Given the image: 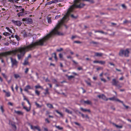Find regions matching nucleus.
I'll use <instances>...</instances> for the list:
<instances>
[{"mask_svg":"<svg viewBox=\"0 0 131 131\" xmlns=\"http://www.w3.org/2000/svg\"><path fill=\"white\" fill-rule=\"evenodd\" d=\"M103 95V94L98 95L97 96V97L100 99H102Z\"/></svg>","mask_w":131,"mask_h":131,"instance_id":"obj_36","label":"nucleus"},{"mask_svg":"<svg viewBox=\"0 0 131 131\" xmlns=\"http://www.w3.org/2000/svg\"><path fill=\"white\" fill-rule=\"evenodd\" d=\"M10 124L12 125V126L13 127V128H14V129H16V127L15 126V124L14 123L13 124H11V123H10Z\"/></svg>","mask_w":131,"mask_h":131,"instance_id":"obj_32","label":"nucleus"},{"mask_svg":"<svg viewBox=\"0 0 131 131\" xmlns=\"http://www.w3.org/2000/svg\"><path fill=\"white\" fill-rule=\"evenodd\" d=\"M93 62L94 63H99V60H94L93 61Z\"/></svg>","mask_w":131,"mask_h":131,"instance_id":"obj_37","label":"nucleus"},{"mask_svg":"<svg viewBox=\"0 0 131 131\" xmlns=\"http://www.w3.org/2000/svg\"><path fill=\"white\" fill-rule=\"evenodd\" d=\"M86 60H87V61L91 60V59L89 58H86Z\"/></svg>","mask_w":131,"mask_h":131,"instance_id":"obj_59","label":"nucleus"},{"mask_svg":"<svg viewBox=\"0 0 131 131\" xmlns=\"http://www.w3.org/2000/svg\"><path fill=\"white\" fill-rule=\"evenodd\" d=\"M29 69L28 68H27L25 69V73H27Z\"/></svg>","mask_w":131,"mask_h":131,"instance_id":"obj_44","label":"nucleus"},{"mask_svg":"<svg viewBox=\"0 0 131 131\" xmlns=\"http://www.w3.org/2000/svg\"><path fill=\"white\" fill-rule=\"evenodd\" d=\"M44 130L45 131H48V129L47 128H45Z\"/></svg>","mask_w":131,"mask_h":131,"instance_id":"obj_64","label":"nucleus"},{"mask_svg":"<svg viewBox=\"0 0 131 131\" xmlns=\"http://www.w3.org/2000/svg\"><path fill=\"white\" fill-rule=\"evenodd\" d=\"M28 63V61H25L24 63V65H27V64Z\"/></svg>","mask_w":131,"mask_h":131,"instance_id":"obj_42","label":"nucleus"},{"mask_svg":"<svg viewBox=\"0 0 131 131\" xmlns=\"http://www.w3.org/2000/svg\"><path fill=\"white\" fill-rule=\"evenodd\" d=\"M77 69L78 70H82V67H78V68Z\"/></svg>","mask_w":131,"mask_h":131,"instance_id":"obj_51","label":"nucleus"},{"mask_svg":"<svg viewBox=\"0 0 131 131\" xmlns=\"http://www.w3.org/2000/svg\"><path fill=\"white\" fill-rule=\"evenodd\" d=\"M130 53V49H126L125 50L122 49L120 50L119 52V55L120 56H123V55L126 57H128L129 56Z\"/></svg>","mask_w":131,"mask_h":131,"instance_id":"obj_3","label":"nucleus"},{"mask_svg":"<svg viewBox=\"0 0 131 131\" xmlns=\"http://www.w3.org/2000/svg\"><path fill=\"white\" fill-rule=\"evenodd\" d=\"M107 78L108 79V80H110V77H107Z\"/></svg>","mask_w":131,"mask_h":131,"instance_id":"obj_63","label":"nucleus"},{"mask_svg":"<svg viewBox=\"0 0 131 131\" xmlns=\"http://www.w3.org/2000/svg\"><path fill=\"white\" fill-rule=\"evenodd\" d=\"M101 81H103L104 83H105L107 82V80L105 78H101Z\"/></svg>","mask_w":131,"mask_h":131,"instance_id":"obj_24","label":"nucleus"},{"mask_svg":"<svg viewBox=\"0 0 131 131\" xmlns=\"http://www.w3.org/2000/svg\"><path fill=\"white\" fill-rule=\"evenodd\" d=\"M6 29H7L11 33L12 32V31L9 29L8 27H6Z\"/></svg>","mask_w":131,"mask_h":131,"instance_id":"obj_38","label":"nucleus"},{"mask_svg":"<svg viewBox=\"0 0 131 131\" xmlns=\"http://www.w3.org/2000/svg\"><path fill=\"white\" fill-rule=\"evenodd\" d=\"M8 104L9 105H11V106L13 105V104L10 102H9L8 103Z\"/></svg>","mask_w":131,"mask_h":131,"instance_id":"obj_56","label":"nucleus"},{"mask_svg":"<svg viewBox=\"0 0 131 131\" xmlns=\"http://www.w3.org/2000/svg\"><path fill=\"white\" fill-rule=\"evenodd\" d=\"M122 6L125 9L126 8V6L124 4L122 5Z\"/></svg>","mask_w":131,"mask_h":131,"instance_id":"obj_53","label":"nucleus"},{"mask_svg":"<svg viewBox=\"0 0 131 131\" xmlns=\"http://www.w3.org/2000/svg\"><path fill=\"white\" fill-rule=\"evenodd\" d=\"M31 89V88L30 86L29 85H28L24 89V90L25 91H27L29 89Z\"/></svg>","mask_w":131,"mask_h":131,"instance_id":"obj_14","label":"nucleus"},{"mask_svg":"<svg viewBox=\"0 0 131 131\" xmlns=\"http://www.w3.org/2000/svg\"><path fill=\"white\" fill-rule=\"evenodd\" d=\"M67 58H68V59H71V57L70 56H67Z\"/></svg>","mask_w":131,"mask_h":131,"instance_id":"obj_58","label":"nucleus"},{"mask_svg":"<svg viewBox=\"0 0 131 131\" xmlns=\"http://www.w3.org/2000/svg\"><path fill=\"white\" fill-rule=\"evenodd\" d=\"M18 86H17V85H16V87H15V89H16V90L17 91V90H18Z\"/></svg>","mask_w":131,"mask_h":131,"instance_id":"obj_61","label":"nucleus"},{"mask_svg":"<svg viewBox=\"0 0 131 131\" xmlns=\"http://www.w3.org/2000/svg\"><path fill=\"white\" fill-rule=\"evenodd\" d=\"M80 109L83 112H88L89 113H90L91 112L90 110L89 109H86L82 107H81Z\"/></svg>","mask_w":131,"mask_h":131,"instance_id":"obj_8","label":"nucleus"},{"mask_svg":"<svg viewBox=\"0 0 131 131\" xmlns=\"http://www.w3.org/2000/svg\"><path fill=\"white\" fill-rule=\"evenodd\" d=\"M3 91L6 93V95L7 97H9L10 96V94L9 92H6L5 90H3Z\"/></svg>","mask_w":131,"mask_h":131,"instance_id":"obj_23","label":"nucleus"},{"mask_svg":"<svg viewBox=\"0 0 131 131\" xmlns=\"http://www.w3.org/2000/svg\"><path fill=\"white\" fill-rule=\"evenodd\" d=\"M45 92L44 93V94L45 95L48 94H49V92H48V88H47L45 90Z\"/></svg>","mask_w":131,"mask_h":131,"instance_id":"obj_20","label":"nucleus"},{"mask_svg":"<svg viewBox=\"0 0 131 131\" xmlns=\"http://www.w3.org/2000/svg\"><path fill=\"white\" fill-rule=\"evenodd\" d=\"M3 35L5 36H8L9 35V34L8 32H5L3 34Z\"/></svg>","mask_w":131,"mask_h":131,"instance_id":"obj_35","label":"nucleus"},{"mask_svg":"<svg viewBox=\"0 0 131 131\" xmlns=\"http://www.w3.org/2000/svg\"><path fill=\"white\" fill-rule=\"evenodd\" d=\"M35 104L37 107H38L40 108L42 106L41 105H40L36 102L35 103Z\"/></svg>","mask_w":131,"mask_h":131,"instance_id":"obj_31","label":"nucleus"},{"mask_svg":"<svg viewBox=\"0 0 131 131\" xmlns=\"http://www.w3.org/2000/svg\"><path fill=\"white\" fill-rule=\"evenodd\" d=\"M122 103L123 104V105L126 109H128L130 108L128 106L125 105L123 103Z\"/></svg>","mask_w":131,"mask_h":131,"instance_id":"obj_28","label":"nucleus"},{"mask_svg":"<svg viewBox=\"0 0 131 131\" xmlns=\"http://www.w3.org/2000/svg\"><path fill=\"white\" fill-rule=\"evenodd\" d=\"M86 83L88 85L91 86V84L90 82H86Z\"/></svg>","mask_w":131,"mask_h":131,"instance_id":"obj_49","label":"nucleus"},{"mask_svg":"<svg viewBox=\"0 0 131 131\" xmlns=\"http://www.w3.org/2000/svg\"><path fill=\"white\" fill-rule=\"evenodd\" d=\"M36 94L38 95H39L40 94V92L37 90H36L35 91Z\"/></svg>","mask_w":131,"mask_h":131,"instance_id":"obj_33","label":"nucleus"},{"mask_svg":"<svg viewBox=\"0 0 131 131\" xmlns=\"http://www.w3.org/2000/svg\"><path fill=\"white\" fill-rule=\"evenodd\" d=\"M24 8H22L21 9L22 12H20L17 14V15L18 17H20L21 16H22L24 15Z\"/></svg>","mask_w":131,"mask_h":131,"instance_id":"obj_11","label":"nucleus"},{"mask_svg":"<svg viewBox=\"0 0 131 131\" xmlns=\"http://www.w3.org/2000/svg\"><path fill=\"white\" fill-rule=\"evenodd\" d=\"M2 74L4 78H6V75H5V74L4 73H2Z\"/></svg>","mask_w":131,"mask_h":131,"instance_id":"obj_48","label":"nucleus"},{"mask_svg":"<svg viewBox=\"0 0 131 131\" xmlns=\"http://www.w3.org/2000/svg\"><path fill=\"white\" fill-rule=\"evenodd\" d=\"M98 32H100V33H103V34H107V33H106L104 32L103 31H98Z\"/></svg>","mask_w":131,"mask_h":131,"instance_id":"obj_45","label":"nucleus"},{"mask_svg":"<svg viewBox=\"0 0 131 131\" xmlns=\"http://www.w3.org/2000/svg\"><path fill=\"white\" fill-rule=\"evenodd\" d=\"M84 102L86 104H91L92 102H91L89 100H87L86 101H84Z\"/></svg>","mask_w":131,"mask_h":131,"instance_id":"obj_19","label":"nucleus"},{"mask_svg":"<svg viewBox=\"0 0 131 131\" xmlns=\"http://www.w3.org/2000/svg\"><path fill=\"white\" fill-rule=\"evenodd\" d=\"M12 21L15 25L18 26H20L22 24L21 22L19 21H15L14 20H12Z\"/></svg>","mask_w":131,"mask_h":131,"instance_id":"obj_6","label":"nucleus"},{"mask_svg":"<svg viewBox=\"0 0 131 131\" xmlns=\"http://www.w3.org/2000/svg\"><path fill=\"white\" fill-rule=\"evenodd\" d=\"M30 127H31V129H32L34 130L36 129H37L39 131H40V129L39 127L38 126H34L31 125H30Z\"/></svg>","mask_w":131,"mask_h":131,"instance_id":"obj_10","label":"nucleus"},{"mask_svg":"<svg viewBox=\"0 0 131 131\" xmlns=\"http://www.w3.org/2000/svg\"><path fill=\"white\" fill-rule=\"evenodd\" d=\"M59 57L60 58H63V55L61 53L59 54Z\"/></svg>","mask_w":131,"mask_h":131,"instance_id":"obj_41","label":"nucleus"},{"mask_svg":"<svg viewBox=\"0 0 131 131\" xmlns=\"http://www.w3.org/2000/svg\"><path fill=\"white\" fill-rule=\"evenodd\" d=\"M105 63V61H99V63L101 64H104Z\"/></svg>","mask_w":131,"mask_h":131,"instance_id":"obj_26","label":"nucleus"},{"mask_svg":"<svg viewBox=\"0 0 131 131\" xmlns=\"http://www.w3.org/2000/svg\"><path fill=\"white\" fill-rule=\"evenodd\" d=\"M65 111L66 112L68 113H69L70 114H72V112L71 111H70L68 109H66L65 110Z\"/></svg>","mask_w":131,"mask_h":131,"instance_id":"obj_25","label":"nucleus"},{"mask_svg":"<svg viewBox=\"0 0 131 131\" xmlns=\"http://www.w3.org/2000/svg\"><path fill=\"white\" fill-rule=\"evenodd\" d=\"M56 127L59 130H62L63 128L62 127H60L59 126H56Z\"/></svg>","mask_w":131,"mask_h":131,"instance_id":"obj_30","label":"nucleus"},{"mask_svg":"<svg viewBox=\"0 0 131 131\" xmlns=\"http://www.w3.org/2000/svg\"><path fill=\"white\" fill-rule=\"evenodd\" d=\"M48 22L49 23H50L51 22V20L50 18H48Z\"/></svg>","mask_w":131,"mask_h":131,"instance_id":"obj_46","label":"nucleus"},{"mask_svg":"<svg viewBox=\"0 0 131 131\" xmlns=\"http://www.w3.org/2000/svg\"><path fill=\"white\" fill-rule=\"evenodd\" d=\"M118 83V81L117 80L115 79H112V84L113 85L115 86H117Z\"/></svg>","mask_w":131,"mask_h":131,"instance_id":"obj_7","label":"nucleus"},{"mask_svg":"<svg viewBox=\"0 0 131 131\" xmlns=\"http://www.w3.org/2000/svg\"><path fill=\"white\" fill-rule=\"evenodd\" d=\"M35 88L36 89H38V88H40L42 90L43 89V88L39 85H36L35 86Z\"/></svg>","mask_w":131,"mask_h":131,"instance_id":"obj_18","label":"nucleus"},{"mask_svg":"<svg viewBox=\"0 0 131 131\" xmlns=\"http://www.w3.org/2000/svg\"><path fill=\"white\" fill-rule=\"evenodd\" d=\"M79 113L80 114H81V116H82V117L83 118H84L85 117V115H84V114H82V113Z\"/></svg>","mask_w":131,"mask_h":131,"instance_id":"obj_50","label":"nucleus"},{"mask_svg":"<svg viewBox=\"0 0 131 131\" xmlns=\"http://www.w3.org/2000/svg\"><path fill=\"white\" fill-rule=\"evenodd\" d=\"M103 55V54L102 53H95V56L97 57H102Z\"/></svg>","mask_w":131,"mask_h":131,"instance_id":"obj_13","label":"nucleus"},{"mask_svg":"<svg viewBox=\"0 0 131 131\" xmlns=\"http://www.w3.org/2000/svg\"><path fill=\"white\" fill-rule=\"evenodd\" d=\"M88 1L91 3H94V1L93 0H74L73 4L68 9L66 14L62 18V19L59 23L53 30L50 34L46 36L47 37H46L47 38H48V39L52 36L55 35H63L62 33L58 31V30L62 24L66 21V20L68 19L69 16L73 12L74 8H81L85 5V4L82 3V1Z\"/></svg>","mask_w":131,"mask_h":131,"instance_id":"obj_1","label":"nucleus"},{"mask_svg":"<svg viewBox=\"0 0 131 131\" xmlns=\"http://www.w3.org/2000/svg\"><path fill=\"white\" fill-rule=\"evenodd\" d=\"M102 99L103 100L105 101H107L108 100V99L103 94Z\"/></svg>","mask_w":131,"mask_h":131,"instance_id":"obj_22","label":"nucleus"},{"mask_svg":"<svg viewBox=\"0 0 131 131\" xmlns=\"http://www.w3.org/2000/svg\"><path fill=\"white\" fill-rule=\"evenodd\" d=\"M70 16L71 17L73 18H76L77 17L74 16L73 14H71Z\"/></svg>","mask_w":131,"mask_h":131,"instance_id":"obj_43","label":"nucleus"},{"mask_svg":"<svg viewBox=\"0 0 131 131\" xmlns=\"http://www.w3.org/2000/svg\"><path fill=\"white\" fill-rule=\"evenodd\" d=\"M108 100H109L111 101H114L116 102H119L122 103H123V101H121L115 97H113L111 98H109L108 99Z\"/></svg>","mask_w":131,"mask_h":131,"instance_id":"obj_4","label":"nucleus"},{"mask_svg":"<svg viewBox=\"0 0 131 131\" xmlns=\"http://www.w3.org/2000/svg\"><path fill=\"white\" fill-rule=\"evenodd\" d=\"M14 76L15 78L16 79L20 78V76L19 74H14Z\"/></svg>","mask_w":131,"mask_h":131,"instance_id":"obj_21","label":"nucleus"},{"mask_svg":"<svg viewBox=\"0 0 131 131\" xmlns=\"http://www.w3.org/2000/svg\"><path fill=\"white\" fill-rule=\"evenodd\" d=\"M56 112L58 113V114H59L62 117L63 116V114L61 113V112H59L57 110H56Z\"/></svg>","mask_w":131,"mask_h":131,"instance_id":"obj_27","label":"nucleus"},{"mask_svg":"<svg viewBox=\"0 0 131 131\" xmlns=\"http://www.w3.org/2000/svg\"><path fill=\"white\" fill-rule=\"evenodd\" d=\"M11 61H12V64L13 65V64H16L17 63L16 61V60L14 59H13L12 58H11Z\"/></svg>","mask_w":131,"mask_h":131,"instance_id":"obj_17","label":"nucleus"},{"mask_svg":"<svg viewBox=\"0 0 131 131\" xmlns=\"http://www.w3.org/2000/svg\"><path fill=\"white\" fill-rule=\"evenodd\" d=\"M124 79V78L123 77H121L119 79V80H123V79Z\"/></svg>","mask_w":131,"mask_h":131,"instance_id":"obj_52","label":"nucleus"},{"mask_svg":"<svg viewBox=\"0 0 131 131\" xmlns=\"http://www.w3.org/2000/svg\"><path fill=\"white\" fill-rule=\"evenodd\" d=\"M66 76L67 77L68 79L69 80H71L72 79L74 78V76L72 75L68 76L67 75H66Z\"/></svg>","mask_w":131,"mask_h":131,"instance_id":"obj_16","label":"nucleus"},{"mask_svg":"<svg viewBox=\"0 0 131 131\" xmlns=\"http://www.w3.org/2000/svg\"><path fill=\"white\" fill-rule=\"evenodd\" d=\"M63 50V49L62 48H60L59 49H58L57 50V51L58 52L61 51H62Z\"/></svg>","mask_w":131,"mask_h":131,"instance_id":"obj_40","label":"nucleus"},{"mask_svg":"<svg viewBox=\"0 0 131 131\" xmlns=\"http://www.w3.org/2000/svg\"><path fill=\"white\" fill-rule=\"evenodd\" d=\"M25 99L26 100V99ZM26 100L27 101L28 103V107H27L24 106L23 108L24 109H25L28 112L30 111V110L31 105L29 101L27 99H26Z\"/></svg>","mask_w":131,"mask_h":131,"instance_id":"obj_5","label":"nucleus"},{"mask_svg":"<svg viewBox=\"0 0 131 131\" xmlns=\"http://www.w3.org/2000/svg\"><path fill=\"white\" fill-rule=\"evenodd\" d=\"M46 41V36L42 39L35 43L27 46H24L19 48L12 51H7L0 53V59L3 57L6 56L10 54H15L17 53V56L19 59H20L24 56L27 51L31 50V49L37 46H42L44 43Z\"/></svg>","mask_w":131,"mask_h":131,"instance_id":"obj_2","label":"nucleus"},{"mask_svg":"<svg viewBox=\"0 0 131 131\" xmlns=\"http://www.w3.org/2000/svg\"><path fill=\"white\" fill-rule=\"evenodd\" d=\"M0 109L2 111V113H3L4 112V110L3 107L2 106H1Z\"/></svg>","mask_w":131,"mask_h":131,"instance_id":"obj_39","label":"nucleus"},{"mask_svg":"<svg viewBox=\"0 0 131 131\" xmlns=\"http://www.w3.org/2000/svg\"><path fill=\"white\" fill-rule=\"evenodd\" d=\"M101 69H102V68L101 67H99L97 68V70H98Z\"/></svg>","mask_w":131,"mask_h":131,"instance_id":"obj_57","label":"nucleus"},{"mask_svg":"<svg viewBox=\"0 0 131 131\" xmlns=\"http://www.w3.org/2000/svg\"><path fill=\"white\" fill-rule=\"evenodd\" d=\"M29 20H31V19H29L28 18H23L22 19V21H27Z\"/></svg>","mask_w":131,"mask_h":131,"instance_id":"obj_29","label":"nucleus"},{"mask_svg":"<svg viewBox=\"0 0 131 131\" xmlns=\"http://www.w3.org/2000/svg\"><path fill=\"white\" fill-rule=\"evenodd\" d=\"M93 79L95 80H96V79H97V77H93Z\"/></svg>","mask_w":131,"mask_h":131,"instance_id":"obj_62","label":"nucleus"},{"mask_svg":"<svg viewBox=\"0 0 131 131\" xmlns=\"http://www.w3.org/2000/svg\"><path fill=\"white\" fill-rule=\"evenodd\" d=\"M103 75V73L102 72L101 73L100 75L99 76L101 77H102Z\"/></svg>","mask_w":131,"mask_h":131,"instance_id":"obj_55","label":"nucleus"},{"mask_svg":"<svg viewBox=\"0 0 131 131\" xmlns=\"http://www.w3.org/2000/svg\"><path fill=\"white\" fill-rule=\"evenodd\" d=\"M11 88H12V90L13 91V92H14V88H13V85H12V86Z\"/></svg>","mask_w":131,"mask_h":131,"instance_id":"obj_60","label":"nucleus"},{"mask_svg":"<svg viewBox=\"0 0 131 131\" xmlns=\"http://www.w3.org/2000/svg\"><path fill=\"white\" fill-rule=\"evenodd\" d=\"M85 117L86 118H88V119L89 118V117L88 116V115H85Z\"/></svg>","mask_w":131,"mask_h":131,"instance_id":"obj_54","label":"nucleus"},{"mask_svg":"<svg viewBox=\"0 0 131 131\" xmlns=\"http://www.w3.org/2000/svg\"><path fill=\"white\" fill-rule=\"evenodd\" d=\"M53 54L54 56V57L55 58V60L57 61V58L56 53H54Z\"/></svg>","mask_w":131,"mask_h":131,"instance_id":"obj_34","label":"nucleus"},{"mask_svg":"<svg viewBox=\"0 0 131 131\" xmlns=\"http://www.w3.org/2000/svg\"><path fill=\"white\" fill-rule=\"evenodd\" d=\"M47 107L50 109H53V107L52 105L49 103L47 104Z\"/></svg>","mask_w":131,"mask_h":131,"instance_id":"obj_15","label":"nucleus"},{"mask_svg":"<svg viewBox=\"0 0 131 131\" xmlns=\"http://www.w3.org/2000/svg\"><path fill=\"white\" fill-rule=\"evenodd\" d=\"M15 113L19 115H23V113L21 111H15Z\"/></svg>","mask_w":131,"mask_h":131,"instance_id":"obj_12","label":"nucleus"},{"mask_svg":"<svg viewBox=\"0 0 131 131\" xmlns=\"http://www.w3.org/2000/svg\"><path fill=\"white\" fill-rule=\"evenodd\" d=\"M45 121H46L48 123H50V121L48 120V119H45Z\"/></svg>","mask_w":131,"mask_h":131,"instance_id":"obj_47","label":"nucleus"},{"mask_svg":"<svg viewBox=\"0 0 131 131\" xmlns=\"http://www.w3.org/2000/svg\"><path fill=\"white\" fill-rule=\"evenodd\" d=\"M112 124L114 126L116 127L117 128H122L123 127V126L122 125H118L114 123H112Z\"/></svg>","mask_w":131,"mask_h":131,"instance_id":"obj_9","label":"nucleus"}]
</instances>
